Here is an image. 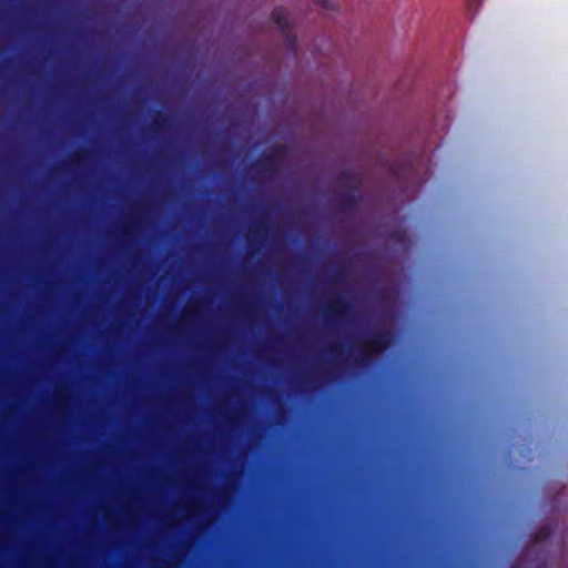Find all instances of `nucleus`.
Returning <instances> with one entry per match:
<instances>
[{"label": "nucleus", "instance_id": "7", "mask_svg": "<svg viewBox=\"0 0 568 568\" xmlns=\"http://www.w3.org/2000/svg\"><path fill=\"white\" fill-rule=\"evenodd\" d=\"M275 163V156L273 154L265 155L263 158L262 168L263 171L271 169Z\"/></svg>", "mask_w": 568, "mask_h": 568}, {"label": "nucleus", "instance_id": "10", "mask_svg": "<svg viewBox=\"0 0 568 568\" xmlns=\"http://www.w3.org/2000/svg\"><path fill=\"white\" fill-rule=\"evenodd\" d=\"M333 320H334V316H333V315H331V314H328V315H327V321H333Z\"/></svg>", "mask_w": 568, "mask_h": 568}, {"label": "nucleus", "instance_id": "3", "mask_svg": "<svg viewBox=\"0 0 568 568\" xmlns=\"http://www.w3.org/2000/svg\"><path fill=\"white\" fill-rule=\"evenodd\" d=\"M388 170L394 176H396L399 180H403L405 182L412 181L414 166L413 163L407 159L393 162L389 165Z\"/></svg>", "mask_w": 568, "mask_h": 568}, {"label": "nucleus", "instance_id": "6", "mask_svg": "<svg viewBox=\"0 0 568 568\" xmlns=\"http://www.w3.org/2000/svg\"><path fill=\"white\" fill-rule=\"evenodd\" d=\"M316 6L323 8V9H327V10H335L336 9V3L333 2L332 0H312Z\"/></svg>", "mask_w": 568, "mask_h": 568}, {"label": "nucleus", "instance_id": "9", "mask_svg": "<svg viewBox=\"0 0 568 568\" xmlns=\"http://www.w3.org/2000/svg\"><path fill=\"white\" fill-rule=\"evenodd\" d=\"M338 179L345 182L346 184H349L353 179V174L349 171H343L341 172Z\"/></svg>", "mask_w": 568, "mask_h": 568}, {"label": "nucleus", "instance_id": "8", "mask_svg": "<svg viewBox=\"0 0 568 568\" xmlns=\"http://www.w3.org/2000/svg\"><path fill=\"white\" fill-rule=\"evenodd\" d=\"M483 3V0H467V7L471 11H478L480 6Z\"/></svg>", "mask_w": 568, "mask_h": 568}, {"label": "nucleus", "instance_id": "4", "mask_svg": "<svg viewBox=\"0 0 568 568\" xmlns=\"http://www.w3.org/2000/svg\"><path fill=\"white\" fill-rule=\"evenodd\" d=\"M554 535V527L551 524H544L538 529H536L532 534V540L536 544L548 542L550 541Z\"/></svg>", "mask_w": 568, "mask_h": 568}, {"label": "nucleus", "instance_id": "5", "mask_svg": "<svg viewBox=\"0 0 568 568\" xmlns=\"http://www.w3.org/2000/svg\"><path fill=\"white\" fill-rule=\"evenodd\" d=\"M369 342L374 346H385L387 344V334L384 332H375Z\"/></svg>", "mask_w": 568, "mask_h": 568}, {"label": "nucleus", "instance_id": "2", "mask_svg": "<svg viewBox=\"0 0 568 568\" xmlns=\"http://www.w3.org/2000/svg\"><path fill=\"white\" fill-rule=\"evenodd\" d=\"M361 194L356 187L347 186L339 193L338 210L344 213H351L358 209Z\"/></svg>", "mask_w": 568, "mask_h": 568}, {"label": "nucleus", "instance_id": "1", "mask_svg": "<svg viewBox=\"0 0 568 568\" xmlns=\"http://www.w3.org/2000/svg\"><path fill=\"white\" fill-rule=\"evenodd\" d=\"M270 18L284 37L288 51L296 53L297 39L287 9L281 6L275 7L271 12Z\"/></svg>", "mask_w": 568, "mask_h": 568}]
</instances>
